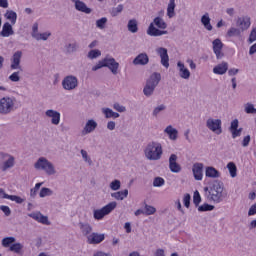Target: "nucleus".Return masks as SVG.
<instances>
[{
  "label": "nucleus",
  "mask_w": 256,
  "mask_h": 256,
  "mask_svg": "<svg viewBox=\"0 0 256 256\" xmlns=\"http://www.w3.org/2000/svg\"><path fill=\"white\" fill-rule=\"evenodd\" d=\"M205 197L212 203H223L227 194L225 193V184L220 180H214L209 186L204 187Z\"/></svg>",
  "instance_id": "f257e3e1"
},
{
  "label": "nucleus",
  "mask_w": 256,
  "mask_h": 256,
  "mask_svg": "<svg viewBox=\"0 0 256 256\" xmlns=\"http://www.w3.org/2000/svg\"><path fill=\"white\" fill-rule=\"evenodd\" d=\"M144 155L148 161H159L163 157V146L159 142H149L144 149Z\"/></svg>",
  "instance_id": "f03ea898"
},
{
  "label": "nucleus",
  "mask_w": 256,
  "mask_h": 256,
  "mask_svg": "<svg viewBox=\"0 0 256 256\" xmlns=\"http://www.w3.org/2000/svg\"><path fill=\"white\" fill-rule=\"evenodd\" d=\"M155 25L158 28H156ZM159 29H167V23L165 22V20H163V18L158 16L154 18L152 23H150L147 29V35H149L150 37H161V35H167V30Z\"/></svg>",
  "instance_id": "7ed1b4c3"
},
{
  "label": "nucleus",
  "mask_w": 256,
  "mask_h": 256,
  "mask_svg": "<svg viewBox=\"0 0 256 256\" xmlns=\"http://www.w3.org/2000/svg\"><path fill=\"white\" fill-rule=\"evenodd\" d=\"M159 83H161V73H152L151 76L146 80V85L143 88L145 97H151V95L155 93V89Z\"/></svg>",
  "instance_id": "20e7f679"
},
{
  "label": "nucleus",
  "mask_w": 256,
  "mask_h": 256,
  "mask_svg": "<svg viewBox=\"0 0 256 256\" xmlns=\"http://www.w3.org/2000/svg\"><path fill=\"white\" fill-rule=\"evenodd\" d=\"M34 168L38 171H44L46 175H55V165L45 157H40L34 164Z\"/></svg>",
  "instance_id": "39448f33"
},
{
  "label": "nucleus",
  "mask_w": 256,
  "mask_h": 256,
  "mask_svg": "<svg viewBox=\"0 0 256 256\" xmlns=\"http://www.w3.org/2000/svg\"><path fill=\"white\" fill-rule=\"evenodd\" d=\"M15 97L5 96L0 99V115H10L15 111Z\"/></svg>",
  "instance_id": "423d86ee"
},
{
  "label": "nucleus",
  "mask_w": 256,
  "mask_h": 256,
  "mask_svg": "<svg viewBox=\"0 0 256 256\" xmlns=\"http://www.w3.org/2000/svg\"><path fill=\"white\" fill-rule=\"evenodd\" d=\"M117 208V202L113 201L108 203L106 206L101 209L94 210V219L97 221H101L105 215H109L112 211Z\"/></svg>",
  "instance_id": "0eeeda50"
},
{
  "label": "nucleus",
  "mask_w": 256,
  "mask_h": 256,
  "mask_svg": "<svg viewBox=\"0 0 256 256\" xmlns=\"http://www.w3.org/2000/svg\"><path fill=\"white\" fill-rule=\"evenodd\" d=\"M0 169L1 171H7L15 167V157L10 154L0 152Z\"/></svg>",
  "instance_id": "6e6552de"
},
{
  "label": "nucleus",
  "mask_w": 256,
  "mask_h": 256,
  "mask_svg": "<svg viewBox=\"0 0 256 256\" xmlns=\"http://www.w3.org/2000/svg\"><path fill=\"white\" fill-rule=\"evenodd\" d=\"M62 87L65 91H74L79 87V79L74 75H68L62 80Z\"/></svg>",
  "instance_id": "1a4fd4ad"
},
{
  "label": "nucleus",
  "mask_w": 256,
  "mask_h": 256,
  "mask_svg": "<svg viewBox=\"0 0 256 256\" xmlns=\"http://www.w3.org/2000/svg\"><path fill=\"white\" fill-rule=\"evenodd\" d=\"M206 127L213 133H216V135H221V133H223L221 119L209 118L206 121Z\"/></svg>",
  "instance_id": "9d476101"
},
{
  "label": "nucleus",
  "mask_w": 256,
  "mask_h": 256,
  "mask_svg": "<svg viewBox=\"0 0 256 256\" xmlns=\"http://www.w3.org/2000/svg\"><path fill=\"white\" fill-rule=\"evenodd\" d=\"M212 48L214 54L216 55V59H223V57H225V54L223 53V42L221 39L216 38L213 40Z\"/></svg>",
  "instance_id": "9b49d317"
},
{
  "label": "nucleus",
  "mask_w": 256,
  "mask_h": 256,
  "mask_svg": "<svg viewBox=\"0 0 256 256\" xmlns=\"http://www.w3.org/2000/svg\"><path fill=\"white\" fill-rule=\"evenodd\" d=\"M236 27L240 29V31L243 33V31H247L251 27V17L249 16H242L238 17L236 21Z\"/></svg>",
  "instance_id": "f8f14e48"
},
{
  "label": "nucleus",
  "mask_w": 256,
  "mask_h": 256,
  "mask_svg": "<svg viewBox=\"0 0 256 256\" xmlns=\"http://www.w3.org/2000/svg\"><path fill=\"white\" fill-rule=\"evenodd\" d=\"M104 67L110 69L113 75H117V71H119V63L113 57L104 58Z\"/></svg>",
  "instance_id": "ddd939ff"
},
{
  "label": "nucleus",
  "mask_w": 256,
  "mask_h": 256,
  "mask_svg": "<svg viewBox=\"0 0 256 256\" xmlns=\"http://www.w3.org/2000/svg\"><path fill=\"white\" fill-rule=\"evenodd\" d=\"M156 53L161 59V65L169 69V53L167 52V48L159 47L156 49Z\"/></svg>",
  "instance_id": "4468645a"
},
{
  "label": "nucleus",
  "mask_w": 256,
  "mask_h": 256,
  "mask_svg": "<svg viewBox=\"0 0 256 256\" xmlns=\"http://www.w3.org/2000/svg\"><path fill=\"white\" fill-rule=\"evenodd\" d=\"M105 241V234H99L97 232L91 233L87 238V243L89 245H99Z\"/></svg>",
  "instance_id": "2eb2a0df"
},
{
  "label": "nucleus",
  "mask_w": 256,
  "mask_h": 256,
  "mask_svg": "<svg viewBox=\"0 0 256 256\" xmlns=\"http://www.w3.org/2000/svg\"><path fill=\"white\" fill-rule=\"evenodd\" d=\"M21 57H23V52L21 50H18L13 54L10 69H21Z\"/></svg>",
  "instance_id": "dca6fc26"
},
{
  "label": "nucleus",
  "mask_w": 256,
  "mask_h": 256,
  "mask_svg": "<svg viewBox=\"0 0 256 256\" xmlns=\"http://www.w3.org/2000/svg\"><path fill=\"white\" fill-rule=\"evenodd\" d=\"M45 115L51 119L52 125H59L61 123V113L59 111L49 109L45 112Z\"/></svg>",
  "instance_id": "f3484780"
},
{
  "label": "nucleus",
  "mask_w": 256,
  "mask_h": 256,
  "mask_svg": "<svg viewBox=\"0 0 256 256\" xmlns=\"http://www.w3.org/2000/svg\"><path fill=\"white\" fill-rule=\"evenodd\" d=\"M28 217H31V219H34V221H37L38 223H42V225H51L49 217L41 214V212H32L28 214Z\"/></svg>",
  "instance_id": "a211bd4d"
},
{
  "label": "nucleus",
  "mask_w": 256,
  "mask_h": 256,
  "mask_svg": "<svg viewBox=\"0 0 256 256\" xmlns=\"http://www.w3.org/2000/svg\"><path fill=\"white\" fill-rule=\"evenodd\" d=\"M169 169L172 173H181V165L177 163V156L171 154L169 157Z\"/></svg>",
  "instance_id": "6ab92c4d"
},
{
  "label": "nucleus",
  "mask_w": 256,
  "mask_h": 256,
  "mask_svg": "<svg viewBox=\"0 0 256 256\" xmlns=\"http://www.w3.org/2000/svg\"><path fill=\"white\" fill-rule=\"evenodd\" d=\"M78 227L82 233V235L88 239L91 233L93 232V226L89 224L88 222H79Z\"/></svg>",
  "instance_id": "aec40b11"
},
{
  "label": "nucleus",
  "mask_w": 256,
  "mask_h": 256,
  "mask_svg": "<svg viewBox=\"0 0 256 256\" xmlns=\"http://www.w3.org/2000/svg\"><path fill=\"white\" fill-rule=\"evenodd\" d=\"M194 179L196 181L203 180V163H195L192 167Z\"/></svg>",
  "instance_id": "412c9836"
},
{
  "label": "nucleus",
  "mask_w": 256,
  "mask_h": 256,
  "mask_svg": "<svg viewBox=\"0 0 256 256\" xmlns=\"http://www.w3.org/2000/svg\"><path fill=\"white\" fill-rule=\"evenodd\" d=\"M97 129V122L93 119H90L86 122L83 130L82 135H89V133H93Z\"/></svg>",
  "instance_id": "4be33fe9"
},
{
  "label": "nucleus",
  "mask_w": 256,
  "mask_h": 256,
  "mask_svg": "<svg viewBox=\"0 0 256 256\" xmlns=\"http://www.w3.org/2000/svg\"><path fill=\"white\" fill-rule=\"evenodd\" d=\"M177 67H178L179 76L181 77V79H189L191 77V72L189 71V69L185 67V64L183 62L178 61Z\"/></svg>",
  "instance_id": "5701e85b"
},
{
  "label": "nucleus",
  "mask_w": 256,
  "mask_h": 256,
  "mask_svg": "<svg viewBox=\"0 0 256 256\" xmlns=\"http://www.w3.org/2000/svg\"><path fill=\"white\" fill-rule=\"evenodd\" d=\"M227 71H229V63L227 62H222L213 68V73L215 75H225Z\"/></svg>",
  "instance_id": "b1692460"
},
{
  "label": "nucleus",
  "mask_w": 256,
  "mask_h": 256,
  "mask_svg": "<svg viewBox=\"0 0 256 256\" xmlns=\"http://www.w3.org/2000/svg\"><path fill=\"white\" fill-rule=\"evenodd\" d=\"M148 63L149 55L147 53H140L133 60V65H147Z\"/></svg>",
  "instance_id": "393cba45"
},
{
  "label": "nucleus",
  "mask_w": 256,
  "mask_h": 256,
  "mask_svg": "<svg viewBox=\"0 0 256 256\" xmlns=\"http://www.w3.org/2000/svg\"><path fill=\"white\" fill-rule=\"evenodd\" d=\"M205 176L209 177L210 179H219L221 177V172L216 170L213 166L206 167Z\"/></svg>",
  "instance_id": "a878e982"
},
{
  "label": "nucleus",
  "mask_w": 256,
  "mask_h": 256,
  "mask_svg": "<svg viewBox=\"0 0 256 256\" xmlns=\"http://www.w3.org/2000/svg\"><path fill=\"white\" fill-rule=\"evenodd\" d=\"M164 133H166V135H168V137L171 141H177L179 131L176 128H173L172 125L167 126L164 129Z\"/></svg>",
  "instance_id": "bb28decb"
},
{
  "label": "nucleus",
  "mask_w": 256,
  "mask_h": 256,
  "mask_svg": "<svg viewBox=\"0 0 256 256\" xmlns=\"http://www.w3.org/2000/svg\"><path fill=\"white\" fill-rule=\"evenodd\" d=\"M111 197L113 199H116V201H123L124 199H127V197H129V190L124 189L121 191L113 192L111 193Z\"/></svg>",
  "instance_id": "cd10ccee"
},
{
  "label": "nucleus",
  "mask_w": 256,
  "mask_h": 256,
  "mask_svg": "<svg viewBox=\"0 0 256 256\" xmlns=\"http://www.w3.org/2000/svg\"><path fill=\"white\" fill-rule=\"evenodd\" d=\"M13 26L9 22L4 23L2 31L0 32L1 37H11L14 35Z\"/></svg>",
  "instance_id": "c85d7f7f"
},
{
  "label": "nucleus",
  "mask_w": 256,
  "mask_h": 256,
  "mask_svg": "<svg viewBox=\"0 0 256 256\" xmlns=\"http://www.w3.org/2000/svg\"><path fill=\"white\" fill-rule=\"evenodd\" d=\"M76 11H79L80 13H85L86 15H89L92 13L93 10L91 8L87 7V4L85 2L80 1L77 2L76 5H74Z\"/></svg>",
  "instance_id": "c756f323"
},
{
  "label": "nucleus",
  "mask_w": 256,
  "mask_h": 256,
  "mask_svg": "<svg viewBox=\"0 0 256 256\" xmlns=\"http://www.w3.org/2000/svg\"><path fill=\"white\" fill-rule=\"evenodd\" d=\"M201 23L204 25V28L207 29V31H213V25H211L209 13H206L201 17Z\"/></svg>",
  "instance_id": "7c9ffc66"
},
{
  "label": "nucleus",
  "mask_w": 256,
  "mask_h": 256,
  "mask_svg": "<svg viewBox=\"0 0 256 256\" xmlns=\"http://www.w3.org/2000/svg\"><path fill=\"white\" fill-rule=\"evenodd\" d=\"M102 113L105 115L106 119H118L120 114L111 110V108H103Z\"/></svg>",
  "instance_id": "2f4dec72"
},
{
  "label": "nucleus",
  "mask_w": 256,
  "mask_h": 256,
  "mask_svg": "<svg viewBox=\"0 0 256 256\" xmlns=\"http://www.w3.org/2000/svg\"><path fill=\"white\" fill-rule=\"evenodd\" d=\"M175 7V0H170L167 7V16L169 19H173V17H175Z\"/></svg>",
  "instance_id": "473e14b6"
},
{
  "label": "nucleus",
  "mask_w": 256,
  "mask_h": 256,
  "mask_svg": "<svg viewBox=\"0 0 256 256\" xmlns=\"http://www.w3.org/2000/svg\"><path fill=\"white\" fill-rule=\"evenodd\" d=\"M5 17H6V19H8V21H11L12 25H15V23H17V12H15V11L7 10Z\"/></svg>",
  "instance_id": "72a5a7b5"
},
{
  "label": "nucleus",
  "mask_w": 256,
  "mask_h": 256,
  "mask_svg": "<svg viewBox=\"0 0 256 256\" xmlns=\"http://www.w3.org/2000/svg\"><path fill=\"white\" fill-rule=\"evenodd\" d=\"M127 27H128V31H130V33H137V31H139V26L137 24L136 19L129 20Z\"/></svg>",
  "instance_id": "f704fd0d"
},
{
  "label": "nucleus",
  "mask_w": 256,
  "mask_h": 256,
  "mask_svg": "<svg viewBox=\"0 0 256 256\" xmlns=\"http://www.w3.org/2000/svg\"><path fill=\"white\" fill-rule=\"evenodd\" d=\"M9 251H11L12 253H16L17 255H21V251H23V244L17 242V243H13L10 248Z\"/></svg>",
  "instance_id": "c9c22d12"
},
{
  "label": "nucleus",
  "mask_w": 256,
  "mask_h": 256,
  "mask_svg": "<svg viewBox=\"0 0 256 256\" xmlns=\"http://www.w3.org/2000/svg\"><path fill=\"white\" fill-rule=\"evenodd\" d=\"M67 53H75L79 51V43L77 41H74L72 43H69L65 46Z\"/></svg>",
  "instance_id": "e433bc0d"
},
{
  "label": "nucleus",
  "mask_w": 256,
  "mask_h": 256,
  "mask_svg": "<svg viewBox=\"0 0 256 256\" xmlns=\"http://www.w3.org/2000/svg\"><path fill=\"white\" fill-rule=\"evenodd\" d=\"M241 33H243L241 31V29L236 28V27H231L228 31H227V37H241Z\"/></svg>",
  "instance_id": "4c0bfd02"
},
{
  "label": "nucleus",
  "mask_w": 256,
  "mask_h": 256,
  "mask_svg": "<svg viewBox=\"0 0 256 256\" xmlns=\"http://www.w3.org/2000/svg\"><path fill=\"white\" fill-rule=\"evenodd\" d=\"M15 241H17V239H15L13 236L5 237L2 239V246L5 248H10L15 243Z\"/></svg>",
  "instance_id": "58836bf2"
},
{
  "label": "nucleus",
  "mask_w": 256,
  "mask_h": 256,
  "mask_svg": "<svg viewBox=\"0 0 256 256\" xmlns=\"http://www.w3.org/2000/svg\"><path fill=\"white\" fill-rule=\"evenodd\" d=\"M227 169L230 173V177H237V165H235V162H229L227 164Z\"/></svg>",
  "instance_id": "ea45409f"
},
{
  "label": "nucleus",
  "mask_w": 256,
  "mask_h": 256,
  "mask_svg": "<svg viewBox=\"0 0 256 256\" xmlns=\"http://www.w3.org/2000/svg\"><path fill=\"white\" fill-rule=\"evenodd\" d=\"M3 199H9L10 201H15V203L21 204L23 203V198L17 196V195H9V194H4L2 196Z\"/></svg>",
  "instance_id": "a19ab883"
},
{
  "label": "nucleus",
  "mask_w": 256,
  "mask_h": 256,
  "mask_svg": "<svg viewBox=\"0 0 256 256\" xmlns=\"http://www.w3.org/2000/svg\"><path fill=\"white\" fill-rule=\"evenodd\" d=\"M50 35H51L50 32L38 33V34H34V39H36V41H47Z\"/></svg>",
  "instance_id": "79ce46f5"
},
{
  "label": "nucleus",
  "mask_w": 256,
  "mask_h": 256,
  "mask_svg": "<svg viewBox=\"0 0 256 256\" xmlns=\"http://www.w3.org/2000/svg\"><path fill=\"white\" fill-rule=\"evenodd\" d=\"M215 209L214 205L204 203L201 206L198 207V211L200 213H205L207 211H213Z\"/></svg>",
  "instance_id": "37998d69"
},
{
  "label": "nucleus",
  "mask_w": 256,
  "mask_h": 256,
  "mask_svg": "<svg viewBox=\"0 0 256 256\" xmlns=\"http://www.w3.org/2000/svg\"><path fill=\"white\" fill-rule=\"evenodd\" d=\"M51 195H53V190H51V188H47V187L41 188L40 193H39V196L41 198L51 197Z\"/></svg>",
  "instance_id": "c03bdc74"
},
{
  "label": "nucleus",
  "mask_w": 256,
  "mask_h": 256,
  "mask_svg": "<svg viewBox=\"0 0 256 256\" xmlns=\"http://www.w3.org/2000/svg\"><path fill=\"white\" fill-rule=\"evenodd\" d=\"M244 111L248 115H256V108H255V105H253L252 103H247L245 105Z\"/></svg>",
  "instance_id": "a18cd8bd"
},
{
  "label": "nucleus",
  "mask_w": 256,
  "mask_h": 256,
  "mask_svg": "<svg viewBox=\"0 0 256 256\" xmlns=\"http://www.w3.org/2000/svg\"><path fill=\"white\" fill-rule=\"evenodd\" d=\"M98 57H101V50L94 49L88 52V59H97Z\"/></svg>",
  "instance_id": "49530a36"
},
{
  "label": "nucleus",
  "mask_w": 256,
  "mask_h": 256,
  "mask_svg": "<svg viewBox=\"0 0 256 256\" xmlns=\"http://www.w3.org/2000/svg\"><path fill=\"white\" fill-rule=\"evenodd\" d=\"M156 212L157 209H155V207L145 204L144 215H155Z\"/></svg>",
  "instance_id": "de8ad7c7"
},
{
  "label": "nucleus",
  "mask_w": 256,
  "mask_h": 256,
  "mask_svg": "<svg viewBox=\"0 0 256 256\" xmlns=\"http://www.w3.org/2000/svg\"><path fill=\"white\" fill-rule=\"evenodd\" d=\"M109 187L112 191H119V189H121V181L115 179L110 183Z\"/></svg>",
  "instance_id": "09e8293b"
},
{
  "label": "nucleus",
  "mask_w": 256,
  "mask_h": 256,
  "mask_svg": "<svg viewBox=\"0 0 256 256\" xmlns=\"http://www.w3.org/2000/svg\"><path fill=\"white\" fill-rule=\"evenodd\" d=\"M80 153H81L82 159H83V161H85V163H88V165H93V160H91V157H89V154L84 149H82L80 151Z\"/></svg>",
  "instance_id": "8fccbe9b"
},
{
  "label": "nucleus",
  "mask_w": 256,
  "mask_h": 256,
  "mask_svg": "<svg viewBox=\"0 0 256 256\" xmlns=\"http://www.w3.org/2000/svg\"><path fill=\"white\" fill-rule=\"evenodd\" d=\"M165 185V179L161 177H155L153 180V187H163Z\"/></svg>",
  "instance_id": "3c124183"
},
{
  "label": "nucleus",
  "mask_w": 256,
  "mask_h": 256,
  "mask_svg": "<svg viewBox=\"0 0 256 256\" xmlns=\"http://www.w3.org/2000/svg\"><path fill=\"white\" fill-rule=\"evenodd\" d=\"M193 203L195 207H199V204L201 203V194H199V191H195L193 195Z\"/></svg>",
  "instance_id": "603ef678"
},
{
  "label": "nucleus",
  "mask_w": 256,
  "mask_h": 256,
  "mask_svg": "<svg viewBox=\"0 0 256 256\" xmlns=\"http://www.w3.org/2000/svg\"><path fill=\"white\" fill-rule=\"evenodd\" d=\"M165 109H167V106H165L164 104H161L158 107L154 108L152 112L153 117H157V115H159V113H161L162 111H165Z\"/></svg>",
  "instance_id": "864d4df0"
},
{
  "label": "nucleus",
  "mask_w": 256,
  "mask_h": 256,
  "mask_svg": "<svg viewBox=\"0 0 256 256\" xmlns=\"http://www.w3.org/2000/svg\"><path fill=\"white\" fill-rule=\"evenodd\" d=\"M105 25H107L106 17H102L96 21V27H98V29H105Z\"/></svg>",
  "instance_id": "5fc2aeb1"
},
{
  "label": "nucleus",
  "mask_w": 256,
  "mask_h": 256,
  "mask_svg": "<svg viewBox=\"0 0 256 256\" xmlns=\"http://www.w3.org/2000/svg\"><path fill=\"white\" fill-rule=\"evenodd\" d=\"M123 11V4H119L117 7L113 8L111 11L112 17H117L119 13Z\"/></svg>",
  "instance_id": "6e6d98bb"
},
{
  "label": "nucleus",
  "mask_w": 256,
  "mask_h": 256,
  "mask_svg": "<svg viewBox=\"0 0 256 256\" xmlns=\"http://www.w3.org/2000/svg\"><path fill=\"white\" fill-rule=\"evenodd\" d=\"M183 204H184V207H186L187 209H189V207H191V195L190 194L184 195Z\"/></svg>",
  "instance_id": "4d7b16f0"
},
{
  "label": "nucleus",
  "mask_w": 256,
  "mask_h": 256,
  "mask_svg": "<svg viewBox=\"0 0 256 256\" xmlns=\"http://www.w3.org/2000/svg\"><path fill=\"white\" fill-rule=\"evenodd\" d=\"M113 109H115V111H118V113H125L127 111V108L119 103H114Z\"/></svg>",
  "instance_id": "13d9d810"
},
{
  "label": "nucleus",
  "mask_w": 256,
  "mask_h": 256,
  "mask_svg": "<svg viewBox=\"0 0 256 256\" xmlns=\"http://www.w3.org/2000/svg\"><path fill=\"white\" fill-rule=\"evenodd\" d=\"M9 80L12 81V83H17V82L21 81V77H19V72H13L9 76Z\"/></svg>",
  "instance_id": "bf43d9fd"
},
{
  "label": "nucleus",
  "mask_w": 256,
  "mask_h": 256,
  "mask_svg": "<svg viewBox=\"0 0 256 256\" xmlns=\"http://www.w3.org/2000/svg\"><path fill=\"white\" fill-rule=\"evenodd\" d=\"M41 185H43V182L36 183L35 187L30 190L31 197H35L37 195V190L41 189Z\"/></svg>",
  "instance_id": "052dcab7"
},
{
  "label": "nucleus",
  "mask_w": 256,
  "mask_h": 256,
  "mask_svg": "<svg viewBox=\"0 0 256 256\" xmlns=\"http://www.w3.org/2000/svg\"><path fill=\"white\" fill-rule=\"evenodd\" d=\"M230 132L232 134V139H237V137H241V133H243V128H237Z\"/></svg>",
  "instance_id": "680f3d73"
},
{
  "label": "nucleus",
  "mask_w": 256,
  "mask_h": 256,
  "mask_svg": "<svg viewBox=\"0 0 256 256\" xmlns=\"http://www.w3.org/2000/svg\"><path fill=\"white\" fill-rule=\"evenodd\" d=\"M105 67V58L99 61L95 66L92 67V71H99Z\"/></svg>",
  "instance_id": "e2e57ef3"
},
{
  "label": "nucleus",
  "mask_w": 256,
  "mask_h": 256,
  "mask_svg": "<svg viewBox=\"0 0 256 256\" xmlns=\"http://www.w3.org/2000/svg\"><path fill=\"white\" fill-rule=\"evenodd\" d=\"M256 40V28H253L252 31L250 32L248 41L249 43H255Z\"/></svg>",
  "instance_id": "0e129e2a"
},
{
  "label": "nucleus",
  "mask_w": 256,
  "mask_h": 256,
  "mask_svg": "<svg viewBox=\"0 0 256 256\" xmlns=\"http://www.w3.org/2000/svg\"><path fill=\"white\" fill-rule=\"evenodd\" d=\"M0 211L4 212L6 217H9V215H11V208H9V206H5V205L0 206Z\"/></svg>",
  "instance_id": "69168bd1"
},
{
  "label": "nucleus",
  "mask_w": 256,
  "mask_h": 256,
  "mask_svg": "<svg viewBox=\"0 0 256 256\" xmlns=\"http://www.w3.org/2000/svg\"><path fill=\"white\" fill-rule=\"evenodd\" d=\"M230 131H235V129H239V120L238 119H234L232 122H231V125H230Z\"/></svg>",
  "instance_id": "338daca9"
},
{
  "label": "nucleus",
  "mask_w": 256,
  "mask_h": 256,
  "mask_svg": "<svg viewBox=\"0 0 256 256\" xmlns=\"http://www.w3.org/2000/svg\"><path fill=\"white\" fill-rule=\"evenodd\" d=\"M252 215H256V203H254L248 211V216L252 217Z\"/></svg>",
  "instance_id": "774afa93"
}]
</instances>
